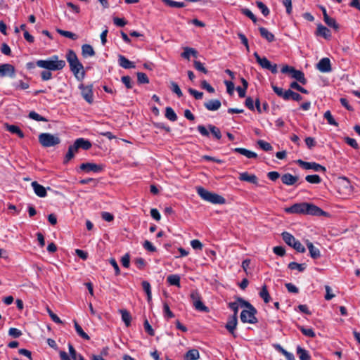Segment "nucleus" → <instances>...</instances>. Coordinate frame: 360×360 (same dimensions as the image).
Instances as JSON below:
<instances>
[{"label": "nucleus", "instance_id": "nucleus-1", "mask_svg": "<svg viewBox=\"0 0 360 360\" xmlns=\"http://www.w3.org/2000/svg\"><path fill=\"white\" fill-rule=\"evenodd\" d=\"M287 213L302 214L312 216H328V214L318 206L309 202L295 203L285 209Z\"/></svg>", "mask_w": 360, "mask_h": 360}, {"label": "nucleus", "instance_id": "nucleus-2", "mask_svg": "<svg viewBox=\"0 0 360 360\" xmlns=\"http://www.w3.org/2000/svg\"><path fill=\"white\" fill-rule=\"evenodd\" d=\"M66 59L69 63L70 69L75 78L82 81L85 77V71L82 63L79 60L75 52L71 49L68 50L66 54Z\"/></svg>", "mask_w": 360, "mask_h": 360}, {"label": "nucleus", "instance_id": "nucleus-3", "mask_svg": "<svg viewBox=\"0 0 360 360\" xmlns=\"http://www.w3.org/2000/svg\"><path fill=\"white\" fill-rule=\"evenodd\" d=\"M36 65L41 68L46 69L47 70H60L66 65L63 60H58V56L54 55L49 60H39L36 62Z\"/></svg>", "mask_w": 360, "mask_h": 360}, {"label": "nucleus", "instance_id": "nucleus-4", "mask_svg": "<svg viewBox=\"0 0 360 360\" xmlns=\"http://www.w3.org/2000/svg\"><path fill=\"white\" fill-rule=\"evenodd\" d=\"M196 191L198 195L205 201L219 205H223L226 202V200L223 196L215 193L210 192L203 187H197Z\"/></svg>", "mask_w": 360, "mask_h": 360}, {"label": "nucleus", "instance_id": "nucleus-5", "mask_svg": "<svg viewBox=\"0 0 360 360\" xmlns=\"http://www.w3.org/2000/svg\"><path fill=\"white\" fill-rule=\"evenodd\" d=\"M271 87L274 93L285 101H289L291 99L295 101H300L302 99L300 94L292 91L291 89L283 91L282 88L274 84L271 85Z\"/></svg>", "mask_w": 360, "mask_h": 360}, {"label": "nucleus", "instance_id": "nucleus-6", "mask_svg": "<svg viewBox=\"0 0 360 360\" xmlns=\"http://www.w3.org/2000/svg\"><path fill=\"white\" fill-rule=\"evenodd\" d=\"M60 139L57 134L41 133L39 135V142L44 148L56 146L60 143Z\"/></svg>", "mask_w": 360, "mask_h": 360}, {"label": "nucleus", "instance_id": "nucleus-7", "mask_svg": "<svg viewBox=\"0 0 360 360\" xmlns=\"http://www.w3.org/2000/svg\"><path fill=\"white\" fill-rule=\"evenodd\" d=\"M281 72L283 74H289L290 77L302 84H306L307 81L302 71L296 70L295 68L285 65L281 68Z\"/></svg>", "mask_w": 360, "mask_h": 360}, {"label": "nucleus", "instance_id": "nucleus-8", "mask_svg": "<svg viewBox=\"0 0 360 360\" xmlns=\"http://www.w3.org/2000/svg\"><path fill=\"white\" fill-rule=\"evenodd\" d=\"M257 313V311L255 307L249 309H243L240 313V321L244 323H257L258 322V319L255 316Z\"/></svg>", "mask_w": 360, "mask_h": 360}, {"label": "nucleus", "instance_id": "nucleus-9", "mask_svg": "<svg viewBox=\"0 0 360 360\" xmlns=\"http://www.w3.org/2000/svg\"><path fill=\"white\" fill-rule=\"evenodd\" d=\"M254 56L256 61L263 69L268 70L273 74L278 72L276 64H272L266 57H260L257 52L254 53Z\"/></svg>", "mask_w": 360, "mask_h": 360}, {"label": "nucleus", "instance_id": "nucleus-10", "mask_svg": "<svg viewBox=\"0 0 360 360\" xmlns=\"http://www.w3.org/2000/svg\"><path fill=\"white\" fill-rule=\"evenodd\" d=\"M297 164L304 169H313L315 172H326V169L325 167L321 165L314 162H305L302 160H298L297 161Z\"/></svg>", "mask_w": 360, "mask_h": 360}, {"label": "nucleus", "instance_id": "nucleus-11", "mask_svg": "<svg viewBox=\"0 0 360 360\" xmlns=\"http://www.w3.org/2000/svg\"><path fill=\"white\" fill-rule=\"evenodd\" d=\"M79 89L81 90V94L83 98L89 104H91L94 101V95H93V86L90 85H84L81 84L79 86Z\"/></svg>", "mask_w": 360, "mask_h": 360}, {"label": "nucleus", "instance_id": "nucleus-12", "mask_svg": "<svg viewBox=\"0 0 360 360\" xmlns=\"http://www.w3.org/2000/svg\"><path fill=\"white\" fill-rule=\"evenodd\" d=\"M79 168L81 170L84 171L86 172H93L95 173H98L103 171V167L101 165H97L92 162H86L80 165Z\"/></svg>", "mask_w": 360, "mask_h": 360}, {"label": "nucleus", "instance_id": "nucleus-13", "mask_svg": "<svg viewBox=\"0 0 360 360\" xmlns=\"http://www.w3.org/2000/svg\"><path fill=\"white\" fill-rule=\"evenodd\" d=\"M6 76L11 77L15 76V68L13 65L8 63L0 65V77H4Z\"/></svg>", "mask_w": 360, "mask_h": 360}, {"label": "nucleus", "instance_id": "nucleus-14", "mask_svg": "<svg viewBox=\"0 0 360 360\" xmlns=\"http://www.w3.org/2000/svg\"><path fill=\"white\" fill-rule=\"evenodd\" d=\"M238 324V316L232 315L229 317L228 321L225 325L226 330L233 336L236 337L235 330Z\"/></svg>", "mask_w": 360, "mask_h": 360}, {"label": "nucleus", "instance_id": "nucleus-15", "mask_svg": "<svg viewBox=\"0 0 360 360\" xmlns=\"http://www.w3.org/2000/svg\"><path fill=\"white\" fill-rule=\"evenodd\" d=\"M317 69L321 72H329L332 70L330 60L328 58H323L316 65Z\"/></svg>", "mask_w": 360, "mask_h": 360}, {"label": "nucleus", "instance_id": "nucleus-16", "mask_svg": "<svg viewBox=\"0 0 360 360\" xmlns=\"http://www.w3.org/2000/svg\"><path fill=\"white\" fill-rule=\"evenodd\" d=\"M79 149V148L75 142H74L72 145H70L68 147V152L64 157L63 164H67L69 161H70L75 157V153L78 152Z\"/></svg>", "mask_w": 360, "mask_h": 360}, {"label": "nucleus", "instance_id": "nucleus-17", "mask_svg": "<svg viewBox=\"0 0 360 360\" xmlns=\"http://www.w3.org/2000/svg\"><path fill=\"white\" fill-rule=\"evenodd\" d=\"M315 34L316 36L322 37L326 39H330L331 37L330 30L321 23L317 25V29Z\"/></svg>", "mask_w": 360, "mask_h": 360}, {"label": "nucleus", "instance_id": "nucleus-18", "mask_svg": "<svg viewBox=\"0 0 360 360\" xmlns=\"http://www.w3.org/2000/svg\"><path fill=\"white\" fill-rule=\"evenodd\" d=\"M242 181H247L255 185H258V178L255 174H250L248 172L240 173L238 177Z\"/></svg>", "mask_w": 360, "mask_h": 360}, {"label": "nucleus", "instance_id": "nucleus-19", "mask_svg": "<svg viewBox=\"0 0 360 360\" xmlns=\"http://www.w3.org/2000/svg\"><path fill=\"white\" fill-rule=\"evenodd\" d=\"M221 101L218 99H211L204 103L205 108L210 111H215L220 108Z\"/></svg>", "mask_w": 360, "mask_h": 360}, {"label": "nucleus", "instance_id": "nucleus-20", "mask_svg": "<svg viewBox=\"0 0 360 360\" xmlns=\"http://www.w3.org/2000/svg\"><path fill=\"white\" fill-rule=\"evenodd\" d=\"M306 245L309 250V255L313 259H318L321 257V252L319 248H316L309 240H306Z\"/></svg>", "mask_w": 360, "mask_h": 360}, {"label": "nucleus", "instance_id": "nucleus-21", "mask_svg": "<svg viewBox=\"0 0 360 360\" xmlns=\"http://www.w3.org/2000/svg\"><path fill=\"white\" fill-rule=\"evenodd\" d=\"M298 180V176H293L290 173H286L282 175L281 181L283 184L287 186H292L294 185Z\"/></svg>", "mask_w": 360, "mask_h": 360}, {"label": "nucleus", "instance_id": "nucleus-22", "mask_svg": "<svg viewBox=\"0 0 360 360\" xmlns=\"http://www.w3.org/2000/svg\"><path fill=\"white\" fill-rule=\"evenodd\" d=\"M118 63L120 66L124 69H131V68H135V64L134 62L130 61L128 60L125 56L122 55L118 56Z\"/></svg>", "mask_w": 360, "mask_h": 360}, {"label": "nucleus", "instance_id": "nucleus-23", "mask_svg": "<svg viewBox=\"0 0 360 360\" xmlns=\"http://www.w3.org/2000/svg\"><path fill=\"white\" fill-rule=\"evenodd\" d=\"M32 186L34 189L35 194L37 196H39L40 198H44V197L46 196V195H47L46 190L43 186L38 184L37 181H33L32 183Z\"/></svg>", "mask_w": 360, "mask_h": 360}, {"label": "nucleus", "instance_id": "nucleus-24", "mask_svg": "<svg viewBox=\"0 0 360 360\" xmlns=\"http://www.w3.org/2000/svg\"><path fill=\"white\" fill-rule=\"evenodd\" d=\"M75 142L80 149H83L84 150H87L90 149L92 146V143L88 139H85L84 138H79L77 139Z\"/></svg>", "mask_w": 360, "mask_h": 360}, {"label": "nucleus", "instance_id": "nucleus-25", "mask_svg": "<svg viewBox=\"0 0 360 360\" xmlns=\"http://www.w3.org/2000/svg\"><path fill=\"white\" fill-rule=\"evenodd\" d=\"M259 31L262 37L265 39L268 42H273L275 40L274 34L266 28L260 27H259Z\"/></svg>", "mask_w": 360, "mask_h": 360}, {"label": "nucleus", "instance_id": "nucleus-26", "mask_svg": "<svg viewBox=\"0 0 360 360\" xmlns=\"http://www.w3.org/2000/svg\"><path fill=\"white\" fill-rule=\"evenodd\" d=\"M233 151L241 154L247 157L248 158H256L257 157V153H255V152H252L243 148H236L233 149Z\"/></svg>", "mask_w": 360, "mask_h": 360}, {"label": "nucleus", "instance_id": "nucleus-27", "mask_svg": "<svg viewBox=\"0 0 360 360\" xmlns=\"http://www.w3.org/2000/svg\"><path fill=\"white\" fill-rule=\"evenodd\" d=\"M6 129L9 132L17 134L20 138L25 136L22 131L16 125L6 124Z\"/></svg>", "mask_w": 360, "mask_h": 360}, {"label": "nucleus", "instance_id": "nucleus-28", "mask_svg": "<svg viewBox=\"0 0 360 360\" xmlns=\"http://www.w3.org/2000/svg\"><path fill=\"white\" fill-rule=\"evenodd\" d=\"M82 54L83 57L86 58L89 56L92 57L95 56L96 53L92 46L90 44H84L82 46Z\"/></svg>", "mask_w": 360, "mask_h": 360}, {"label": "nucleus", "instance_id": "nucleus-29", "mask_svg": "<svg viewBox=\"0 0 360 360\" xmlns=\"http://www.w3.org/2000/svg\"><path fill=\"white\" fill-rule=\"evenodd\" d=\"M200 358V354L198 349H192L188 350L185 356L184 360H197Z\"/></svg>", "mask_w": 360, "mask_h": 360}, {"label": "nucleus", "instance_id": "nucleus-30", "mask_svg": "<svg viewBox=\"0 0 360 360\" xmlns=\"http://www.w3.org/2000/svg\"><path fill=\"white\" fill-rule=\"evenodd\" d=\"M297 354L300 360H310L311 359L309 352L299 345L297 347Z\"/></svg>", "mask_w": 360, "mask_h": 360}, {"label": "nucleus", "instance_id": "nucleus-31", "mask_svg": "<svg viewBox=\"0 0 360 360\" xmlns=\"http://www.w3.org/2000/svg\"><path fill=\"white\" fill-rule=\"evenodd\" d=\"M282 238L284 242L290 247H292L293 243L297 241L295 238L291 233L285 231L282 233Z\"/></svg>", "mask_w": 360, "mask_h": 360}, {"label": "nucleus", "instance_id": "nucleus-32", "mask_svg": "<svg viewBox=\"0 0 360 360\" xmlns=\"http://www.w3.org/2000/svg\"><path fill=\"white\" fill-rule=\"evenodd\" d=\"M191 55L196 58L198 56V52L193 48L186 47L184 51L181 54V57L189 60Z\"/></svg>", "mask_w": 360, "mask_h": 360}, {"label": "nucleus", "instance_id": "nucleus-33", "mask_svg": "<svg viewBox=\"0 0 360 360\" xmlns=\"http://www.w3.org/2000/svg\"><path fill=\"white\" fill-rule=\"evenodd\" d=\"M259 297L264 300L265 303H269L271 300V296L267 290V286L264 285L259 293Z\"/></svg>", "mask_w": 360, "mask_h": 360}, {"label": "nucleus", "instance_id": "nucleus-34", "mask_svg": "<svg viewBox=\"0 0 360 360\" xmlns=\"http://www.w3.org/2000/svg\"><path fill=\"white\" fill-rule=\"evenodd\" d=\"M120 312L122 315V319L125 326L129 327L131 325V316L128 311L126 309H120Z\"/></svg>", "mask_w": 360, "mask_h": 360}, {"label": "nucleus", "instance_id": "nucleus-35", "mask_svg": "<svg viewBox=\"0 0 360 360\" xmlns=\"http://www.w3.org/2000/svg\"><path fill=\"white\" fill-rule=\"evenodd\" d=\"M167 282L171 285H175L177 287H180V276L176 274H172L168 276L167 278Z\"/></svg>", "mask_w": 360, "mask_h": 360}, {"label": "nucleus", "instance_id": "nucleus-36", "mask_svg": "<svg viewBox=\"0 0 360 360\" xmlns=\"http://www.w3.org/2000/svg\"><path fill=\"white\" fill-rule=\"evenodd\" d=\"M75 328L79 336L86 340H90V337L83 330L82 328L76 321H74Z\"/></svg>", "mask_w": 360, "mask_h": 360}, {"label": "nucleus", "instance_id": "nucleus-37", "mask_svg": "<svg viewBox=\"0 0 360 360\" xmlns=\"http://www.w3.org/2000/svg\"><path fill=\"white\" fill-rule=\"evenodd\" d=\"M69 353L73 360H84V357L77 354L72 344H68Z\"/></svg>", "mask_w": 360, "mask_h": 360}, {"label": "nucleus", "instance_id": "nucleus-38", "mask_svg": "<svg viewBox=\"0 0 360 360\" xmlns=\"http://www.w3.org/2000/svg\"><path fill=\"white\" fill-rule=\"evenodd\" d=\"M165 117L172 122H174L177 120V115L171 107L166 108Z\"/></svg>", "mask_w": 360, "mask_h": 360}, {"label": "nucleus", "instance_id": "nucleus-39", "mask_svg": "<svg viewBox=\"0 0 360 360\" xmlns=\"http://www.w3.org/2000/svg\"><path fill=\"white\" fill-rule=\"evenodd\" d=\"M142 287H143V290L146 292V293L147 295L148 302H150L151 299H152L150 284L149 283V282H148L146 281H143L142 282Z\"/></svg>", "mask_w": 360, "mask_h": 360}, {"label": "nucleus", "instance_id": "nucleus-40", "mask_svg": "<svg viewBox=\"0 0 360 360\" xmlns=\"http://www.w3.org/2000/svg\"><path fill=\"white\" fill-rule=\"evenodd\" d=\"M193 306L198 311H202L206 313L210 311L209 308L204 304L202 300H198V302H195Z\"/></svg>", "mask_w": 360, "mask_h": 360}, {"label": "nucleus", "instance_id": "nucleus-41", "mask_svg": "<svg viewBox=\"0 0 360 360\" xmlns=\"http://www.w3.org/2000/svg\"><path fill=\"white\" fill-rule=\"evenodd\" d=\"M288 268L291 270L297 269L299 271L302 272L306 269V264L292 262L289 263Z\"/></svg>", "mask_w": 360, "mask_h": 360}, {"label": "nucleus", "instance_id": "nucleus-42", "mask_svg": "<svg viewBox=\"0 0 360 360\" xmlns=\"http://www.w3.org/2000/svg\"><path fill=\"white\" fill-rule=\"evenodd\" d=\"M208 129H210L211 134L214 136V137L216 139H217V140L221 139V133L220 129L218 127H217L214 125H212V124H209Z\"/></svg>", "mask_w": 360, "mask_h": 360}, {"label": "nucleus", "instance_id": "nucleus-43", "mask_svg": "<svg viewBox=\"0 0 360 360\" xmlns=\"http://www.w3.org/2000/svg\"><path fill=\"white\" fill-rule=\"evenodd\" d=\"M56 31L58 34L65 37H68L72 40H76L77 39V36L70 31H65L61 29H57Z\"/></svg>", "mask_w": 360, "mask_h": 360}, {"label": "nucleus", "instance_id": "nucleus-44", "mask_svg": "<svg viewBox=\"0 0 360 360\" xmlns=\"http://www.w3.org/2000/svg\"><path fill=\"white\" fill-rule=\"evenodd\" d=\"M323 20L328 26L333 27L335 30H338L339 29V25L337 23L335 19L328 16L327 18H325Z\"/></svg>", "mask_w": 360, "mask_h": 360}, {"label": "nucleus", "instance_id": "nucleus-45", "mask_svg": "<svg viewBox=\"0 0 360 360\" xmlns=\"http://www.w3.org/2000/svg\"><path fill=\"white\" fill-rule=\"evenodd\" d=\"M298 328L302 332V333L307 337L314 338L316 336V334L312 328H307L302 326H300Z\"/></svg>", "mask_w": 360, "mask_h": 360}, {"label": "nucleus", "instance_id": "nucleus-46", "mask_svg": "<svg viewBox=\"0 0 360 360\" xmlns=\"http://www.w3.org/2000/svg\"><path fill=\"white\" fill-rule=\"evenodd\" d=\"M305 179L307 182L310 184H320L321 182V177L317 174H313V175H307L305 177Z\"/></svg>", "mask_w": 360, "mask_h": 360}, {"label": "nucleus", "instance_id": "nucleus-47", "mask_svg": "<svg viewBox=\"0 0 360 360\" xmlns=\"http://www.w3.org/2000/svg\"><path fill=\"white\" fill-rule=\"evenodd\" d=\"M163 2L172 8H183L185 6L184 2L174 1L172 0H163Z\"/></svg>", "mask_w": 360, "mask_h": 360}, {"label": "nucleus", "instance_id": "nucleus-48", "mask_svg": "<svg viewBox=\"0 0 360 360\" xmlns=\"http://www.w3.org/2000/svg\"><path fill=\"white\" fill-rule=\"evenodd\" d=\"M323 117L325 119L327 120L328 123L330 125H333L337 127L338 125V123L335 121V120L333 118V115H331V112L330 110H327L324 115Z\"/></svg>", "mask_w": 360, "mask_h": 360}, {"label": "nucleus", "instance_id": "nucleus-49", "mask_svg": "<svg viewBox=\"0 0 360 360\" xmlns=\"http://www.w3.org/2000/svg\"><path fill=\"white\" fill-rule=\"evenodd\" d=\"M28 117L30 119H32L34 120L39 121V122H40V121H41V122H47L48 121V120L46 118H45L44 117H42L41 115H40L39 114H38L35 111H31L29 113Z\"/></svg>", "mask_w": 360, "mask_h": 360}, {"label": "nucleus", "instance_id": "nucleus-50", "mask_svg": "<svg viewBox=\"0 0 360 360\" xmlns=\"http://www.w3.org/2000/svg\"><path fill=\"white\" fill-rule=\"evenodd\" d=\"M256 5L264 16H267L270 11L268 7L262 1H256Z\"/></svg>", "mask_w": 360, "mask_h": 360}, {"label": "nucleus", "instance_id": "nucleus-51", "mask_svg": "<svg viewBox=\"0 0 360 360\" xmlns=\"http://www.w3.org/2000/svg\"><path fill=\"white\" fill-rule=\"evenodd\" d=\"M190 299L193 305L195 302H198V300H202V297L197 290H193L190 294Z\"/></svg>", "mask_w": 360, "mask_h": 360}, {"label": "nucleus", "instance_id": "nucleus-52", "mask_svg": "<svg viewBox=\"0 0 360 360\" xmlns=\"http://www.w3.org/2000/svg\"><path fill=\"white\" fill-rule=\"evenodd\" d=\"M241 13L245 15V16L248 17L250 19L252 20L254 23H256L257 21V18L255 15L252 13V11L248 8H242L240 10Z\"/></svg>", "mask_w": 360, "mask_h": 360}, {"label": "nucleus", "instance_id": "nucleus-53", "mask_svg": "<svg viewBox=\"0 0 360 360\" xmlns=\"http://www.w3.org/2000/svg\"><path fill=\"white\" fill-rule=\"evenodd\" d=\"M137 82L139 84H148L149 79L146 74L143 72H137Z\"/></svg>", "mask_w": 360, "mask_h": 360}, {"label": "nucleus", "instance_id": "nucleus-54", "mask_svg": "<svg viewBox=\"0 0 360 360\" xmlns=\"http://www.w3.org/2000/svg\"><path fill=\"white\" fill-rule=\"evenodd\" d=\"M257 144L264 151H271L273 149L271 145L269 143L263 140H259L257 141Z\"/></svg>", "mask_w": 360, "mask_h": 360}, {"label": "nucleus", "instance_id": "nucleus-55", "mask_svg": "<svg viewBox=\"0 0 360 360\" xmlns=\"http://www.w3.org/2000/svg\"><path fill=\"white\" fill-rule=\"evenodd\" d=\"M236 301H237L238 304H240V307H245L247 309H249L255 307L249 302L245 300L244 299H243L241 297H237Z\"/></svg>", "mask_w": 360, "mask_h": 360}, {"label": "nucleus", "instance_id": "nucleus-56", "mask_svg": "<svg viewBox=\"0 0 360 360\" xmlns=\"http://www.w3.org/2000/svg\"><path fill=\"white\" fill-rule=\"evenodd\" d=\"M121 81L125 85L127 89H129L132 88L133 82H131V79L129 76L126 75L122 77Z\"/></svg>", "mask_w": 360, "mask_h": 360}, {"label": "nucleus", "instance_id": "nucleus-57", "mask_svg": "<svg viewBox=\"0 0 360 360\" xmlns=\"http://www.w3.org/2000/svg\"><path fill=\"white\" fill-rule=\"evenodd\" d=\"M171 90L174 93H175L179 98L183 96V93L181 89L179 88V85L174 82H171Z\"/></svg>", "mask_w": 360, "mask_h": 360}, {"label": "nucleus", "instance_id": "nucleus-58", "mask_svg": "<svg viewBox=\"0 0 360 360\" xmlns=\"http://www.w3.org/2000/svg\"><path fill=\"white\" fill-rule=\"evenodd\" d=\"M194 68L204 74H207L208 72L207 70L204 67L203 64L199 60H194L193 62Z\"/></svg>", "mask_w": 360, "mask_h": 360}, {"label": "nucleus", "instance_id": "nucleus-59", "mask_svg": "<svg viewBox=\"0 0 360 360\" xmlns=\"http://www.w3.org/2000/svg\"><path fill=\"white\" fill-rule=\"evenodd\" d=\"M344 140L345 143H347L349 146L352 147L354 149H359V146L357 143L356 141L354 139L350 138V137H345Z\"/></svg>", "mask_w": 360, "mask_h": 360}, {"label": "nucleus", "instance_id": "nucleus-60", "mask_svg": "<svg viewBox=\"0 0 360 360\" xmlns=\"http://www.w3.org/2000/svg\"><path fill=\"white\" fill-rule=\"evenodd\" d=\"M143 326H144V329H145L146 332L148 333V335H150V336L155 335V331L153 329L150 324L149 323L148 319H146L144 321Z\"/></svg>", "mask_w": 360, "mask_h": 360}, {"label": "nucleus", "instance_id": "nucleus-61", "mask_svg": "<svg viewBox=\"0 0 360 360\" xmlns=\"http://www.w3.org/2000/svg\"><path fill=\"white\" fill-rule=\"evenodd\" d=\"M200 86L202 89L207 90L209 93L213 94L215 91L214 89L206 80L201 82Z\"/></svg>", "mask_w": 360, "mask_h": 360}, {"label": "nucleus", "instance_id": "nucleus-62", "mask_svg": "<svg viewBox=\"0 0 360 360\" xmlns=\"http://www.w3.org/2000/svg\"><path fill=\"white\" fill-rule=\"evenodd\" d=\"M163 311L165 316H167V318H173L174 316V314L170 310L169 307L167 302H164L163 304Z\"/></svg>", "mask_w": 360, "mask_h": 360}, {"label": "nucleus", "instance_id": "nucleus-63", "mask_svg": "<svg viewBox=\"0 0 360 360\" xmlns=\"http://www.w3.org/2000/svg\"><path fill=\"white\" fill-rule=\"evenodd\" d=\"M8 335L14 338H18L22 335V332L15 328H11L8 330Z\"/></svg>", "mask_w": 360, "mask_h": 360}, {"label": "nucleus", "instance_id": "nucleus-64", "mask_svg": "<svg viewBox=\"0 0 360 360\" xmlns=\"http://www.w3.org/2000/svg\"><path fill=\"white\" fill-rule=\"evenodd\" d=\"M188 91L189 94L193 96L195 99L200 100V99L202 98V96H203L202 92L198 91L197 90L193 89L192 88H189Z\"/></svg>", "mask_w": 360, "mask_h": 360}]
</instances>
